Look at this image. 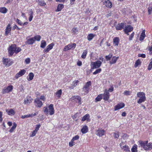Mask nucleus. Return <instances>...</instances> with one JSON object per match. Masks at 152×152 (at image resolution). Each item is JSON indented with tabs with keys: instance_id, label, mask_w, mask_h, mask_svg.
<instances>
[{
	"instance_id": "obj_1",
	"label": "nucleus",
	"mask_w": 152,
	"mask_h": 152,
	"mask_svg": "<svg viewBox=\"0 0 152 152\" xmlns=\"http://www.w3.org/2000/svg\"><path fill=\"white\" fill-rule=\"evenodd\" d=\"M140 146L142 147L143 149L146 151H149L152 149V143H149L148 141H144L140 140L138 142Z\"/></svg>"
},
{
	"instance_id": "obj_2",
	"label": "nucleus",
	"mask_w": 152,
	"mask_h": 152,
	"mask_svg": "<svg viewBox=\"0 0 152 152\" xmlns=\"http://www.w3.org/2000/svg\"><path fill=\"white\" fill-rule=\"evenodd\" d=\"M44 108L45 109L43 110V111L45 114L48 115L49 112L50 115L54 114V110L53 104H51L49 105L48 107V109L47 107H44Z\"/></svg>"
},
{
	"instance_id": "obj_3",
	"label": "nucleus",
	"mask_w": 152,
	"mask_h": 152,
	"mask_svg": "<svg viewBox=\"0 0 152 152\" xmlns=\"http://www.w3.org/2000/svg\"><path fill=\"white\" fill-rule=\"evenodd\" d=\"M16 49V45L15 44L11 45L9 48L8 52L10 56H12L15 52Z\"/></svg>"
},
{
	"instance_id": "obj_4",
	"label": "nucleus",
	"mask_w": 152,
	"mask_h": 152,
	"mask_svg": "<svg viewBox=\"0 0 152 152\" xmlns=\"http://www.w3.org/2000/svg\"><path fill=\"white\" fill-rule=\"evenodd\" d=\"M102 64V62L99 61L92 62L91 65V69H93L98 68L101 66Z\"/></svg>"
},
{
	"instance_id": "obj_5",
	"label": "nucleus",
	"mask_w": 152,
	"mask_h": 152,
	"mask_svg": "<svg viewBox=\"0 0 152 152\" xmlns=\"http://www.w3.org/2000/svg\"><path fill=\"white\" fill-rule=\"evenodd\" d=\"M3 64L5 66H9L13 63V61H11L10 59L4 58L3 61Z\"/></svg>"
},
{
	"instance_id": "obj_6",
	"label": "nucleus",
	"mask_w": 152,
	"mask_h": 152,
	"mask_svg": "<svg viewBox=\"0 0 152 152\" xmlns=\"http://www.w3.org/2000/svg\"><path fill=\"white\" fill-rule=\"evenodd\" d=\"M133 30V27L130 25H126L125 27V28L124 29V31L125 33L127 35H129L128 33L132 31Z\"/></svg>"
},
{
	"instance_id": "obj_7",
	"label": "nucleus",
	"mask_w": 152,
	"mask_h": 152,
	"mask_svg": "<svg viewBox=\"0 0 152 152\" xmlns=\"http://www.w3.org/2000/svg\"><path fill=\"white\" fill-rule=\"evenodd\" d=\"M13 87L12 85L9 86L7 87H5L2 90V93L4 94L9 93L12 90Z\"/></svg>"
},
{
	"instance_id": "obj_8",
	"label": "nucleus",
	"mask_w": 152,
	"mask_h": 152,
	"mask_svg": "<svg viewBox=\"0 0 152 152\" xmlns=\"http://www.w3.org/2000/svg\"><path fill=\"white\" fill-rule=\"evenodd\" d=\"M126 25L125 23H119L116 26V29L117 30H121L125 27Z\"/></svg>"
},
{
	"instance_id": "obj_9",
	"label": "nucleus",
	"mask_w": 152,
	"mask_h": 152,
	"mask_svg": "<svg viewBox=\"0 0 152 152\" xmlns=\"http://www.w3.org/2000/svg\"><path fill=\"white\" fill-rule=\"evenodd\" d=\"M34 102L36 104L35 105L37 107H41L43 105V103L40 100L39 98H37L34 100Z\"/></svg>"
},
{
	"instance_id": "obj_10",
	"label": "nucleus",
	"mask_w": 152,
	"mask_h": 152,
	"mask_svg": "<svg viewBox=\"0 0 152 152\" xmlns=\"http://www.w3.org/2000/svg\"><path fill=\"white\" fill-rule=\"evenodd\" d=\"M91 82L90 81L87 82L86 84L83 88V90L85 91V92H86V93H87L88 91V88L90 86H91Z\"/></svg>"
},
{
	"instance_id": "obj_11",
	"label": "nucleus",
	"mask_w": 152,
	"mask_h": 152,
	"mask_svg": "<svg viewBox=\"0 0 152 152\" xmlns=\"http://www.w3.org/2000/svg\"><path fill=\"white\" fill-rule=\"evenodd\" d=\"M125 106V104L123 103H120L115 106V110H118L123 107Z\"/></svg>"
},
{
	"instance_id": "obj_12",
	"label": "nucleus",
	"mask_w": 152,
	"mask_h": 152,
	"mask_svg": "<svg viewBox=\"0 0 152 152\" xmlns=\"http://www.w3.org/2000/svg\"><path fill=\"white\" fill-rule=\"evenodd\" d=\"M109 93L107 90H105L103 95V99L106 101L108 100L109 98Z\"/></svg>"
},
{
	"instance_id": "obj_13",
	"label": "nucleus",
	"mask_w": 152,
	"mask_h": 152,
	"mask_svg": "<svg viewBox=\"0 0 152 152\" xmlns=\"http://www.w3.org/2000/svg\"><path fill=\"white\" fill-rule=\"evenodd\" d=\"M38 114V113L37 112L36 113H35L34 114H28L26 115H23L21 117V118L24 119L26 118H28L30 117H32L34 116H35L37 115Z\"/></svg>"
},
{
	"instance_id": "obj_14",
	"label": "nucleus",
	"mask_w": 152,
	"mask_h": 152,
	"mask_svg": "<svg viewBox=\"0 0 152 152\" xmlns=\"http://www.w3.org/2000/svg\"><path fill=\"white\" fill-rule=\"evenodd\" d=\"M104 4L107 7L110 8H111L112 7V3L109 0L105 1L104 2Z\"/></svg>"
},
{
	"instance_id": "obj_15",
	"label": "nucleus",
	"mask_w": 152,
	"mask_h": 152,
	"mask_svg": "<svg viewBox=\"0 0 152 152\" xmlns=\"http://www.w3.org/2000/svg\"><path fill=\"white\" fill-rule=\"evenodd\" d=\"M35 42V40L34 39L33 37L31 38L26 41V43L28 45H32Z\"/></svg>"
},
{
	"instance_id": "obj_16",
	"label": "nucleus",
	"mask_w": 152,
	"mask_h": 152,
	"mask_svg": "<svg viewBox=\"0 0 152 152\" xmlns=\"http://www.w3.org/2000/svg\"><path fill=\"white\" fill-rule=\"evenodd\" d=\"M6 111L9 115H13L15 113V111L12 109H11L9 110L7 109Z\"/></svg>"
},
{
	"instance_id": "obj_17",
	"label": "nucleus",
	"mask_w": 152,
	"mask_h": 152,
	"mask_svg": "<svg viewBox=\"0 0 152 152\" xmlns=\"http://www.w3.org/2000/svg\"><path fill=\"white\" fill-rule=\"evenodd\" d=\"M118 57H116L115 56H113L111 60L110 61V63L111 64H115L118 59Z\"/></svg>"
},
{
	"instance_id": "obj_18",
	"label": "nucleus",
	"mask_w": 152,
	"mask_h": 152,
	"mask_svg": "<svg viewBox=\"0 0 152 152\" xmlns=\"http://www.w3.org/2000/svg\"><path fill=\"white\" fill-rule=\"evenodd\" d=\"M11 30V27H10V25L9 24L5 29V34L6 35H7L8 34L10 33Z\"/></svg>"
},
{
	"instance_id": "obj_19",
	"label": "nucleus",
	"mask_w": 152,
	"mask_h": 152,
	"mask_svg": "<svg viewBox=\"0 0 152 152\" xmlns=\"http://www.w3.org/2000/svg\"><path fill=\"white\" fill-rule=\"evenodd\" d=\"M145 37V30H143L142 32L140 38V41H142Z\"/></svg>"
},
{
	"instance_id": "obj_20",
	"label": "nucleus",
	"mask_w": 152,
	"mask_h": 152,
	"mask_svg": "<svg viewBox=\"0 0 152 152\" xmlns=\"http://www.w3.org/2000/svg\"><path fill=\"white\" fill-rule=\"evenodd\" d=\"M104 132L103 130L98 129L97 131V135L99 137L102 136L104 134Z\"/></svg>"
},
{
	"instance_id": "obj_21",
	"label": "nucleus",
	"mask_w": 152,
	"mask_h": 152,
	"mask_svg": "<svg viewBox=\"0 0 152 152\" xmlns=\"http://www.w3.org/2000/svg\"><path fill=\"white\" fill-rule=\"evenodd\" d=\"M76 46V44L75 43H72L69 44L67 45V49L70 50L71 49H74Z\"/></svg>"
},
{
	"instance_id": "obj_22",
	"label": "nucleus",
	"mask_w": 152,
	"mask_h": 152,
	"mask_svg": "<svg viewBox=\"0 0 152 152\" xmlns=\"http://www.w3.org/2000/svg\"><path fill=\"white\" fill-rule=\"evenodd\" d=\"M32 99L30 97H27V98L24 101V103L25 104L29 103L32 102Z\"/></svg>"
},
{
	"instance_id": "obj_23",
	"label": "nucleus",
	"mask_w": 152,
	"mask_h": 152,
	"mask_svg": "<svg viewBox=\"0 0 152 152\" xmlns=\"http://www.w3.org/2000/svg\"><path fill=\"white\" fill-rule=\"evenodd\" d=\"M119 41V39L118 37H116L113 39V42L115 45L118 46Z\"/></svg>"
},
{
	"instance_id": "obj_24",
	"label": "nucleus",
	"mask_w": 152,
	"mask_h": 152,
	"mask_svg": "<svg viewBox=\"0 0 152 152\" xmlns=\"http://www.w3.org/2000/svg\"><path fill=\"white\" fill-rule=\"evenodd\" d=\"M88 127L86 126H84L81 129V132L83 134L86 133L88 131Z\"/></svg>"
},
{
	"instance_id": "obj_25",
	"label": "nucleus",
	"mask_w": 152,
	"mask_h": 152,
	"mask_svg": "<svg viewBox=\"0 0 152 152\" xmlns=\"http://www.w3.org/2000/svg\"><path fill=\"white\" fill-rule=\"evenodd\" d=\"M137 96L140 98H143V97L145 98V93L142 92H139L137 93Z\"/></svg>"
},
{
	"instance_id": "obj_26",
	"label": "nucleus",
	"mask_w": 152,
	"mask_h": 152,
	"mask_svg": "<svg viewBox=\"0 0 152 152\" xmlns=\"http://www.w3.org/2000/svg\"><path fill=\"white\" fill-rule=\"evenodd\" d=\"M7 9L5 7H0V12L4 14L7 13Z\"/></svg>"
},
{
	"instance_id": "obj_27",
	"label": "nucleus",
	"mask_w": 152,
	"mask_h": 152,
	"mask_svg": "<svg viewBox=\"0 0 152 152\" xmlns=\"http://www.w3.org/2000/svg\"><path fill=\"white\" fill-rule=\"evenodd\" d=\"M95 36V35H94L92 34H89L87 36V39L88 40L90 41L93 39Z\"/></svg>"
},
{
	"instance_id": "obj_28",
	"label": "nucleus",
	"mask_w": 152,
	"mask_h": 152,
	"mask_svg": "<svg viewBox=\"0 0 152 152\" xmlns=\"http://www.w3.org/2000/svg\"><path fill=\"white\" fill-rule=\"evenodd\" d=\"M89 118V115L88 114H87L86 115H84L82 119V121H84L86 120L88 121Z\"/></svg>"
},
{
	"instance_id": "obj_29",
	"label": "nucleus",
	"mask_w": 152,
	"mask_h": 152,
	"mask_svg": "<svg viewBox=\"0 0 152 152\" xmlns=\"http://www.w3.org/2000/svg\"><path fill=\"white\" fill-rule=\"evenodd\" d=\"M131 151L132 152H137V145H134L131 149Z\"/></svg>"
},
{
	"instance_id": "obj_30",
	"label": "nucleus",
	"mask_w": 152,
	"mask_h": 152,
	"mask_svg": "<svg viewBox=\"0 0 152 152\" xmlns=\"http://www.w3.org/2000/svg\"><path fill=\"white\" fill-rule=\"evenodd\" d=\"M46 45V43L45 41L42 40L41 41L40 47L42 48H44Z\"/></svg>"
},
{
	"instance_id": "obj_31",
	"label": "nucleus",
	"mask_w": 152,
	"mask_h": 152,
	"mask_svg": "<svg viewBox=\"0 0 152 152\" xmlns=\"http://www.w3.org/2000/svg\"><path fill=\"white\" fill-rule=\"evenodd\" d=\"M64 5L62 4H59L57 7L56 11L58 12L61 11L63 8Z\"/></svg>"
},
{
	"instance_id": "obj_32",
	"label": "nucleus",
	"mask_w": 152,
	"mask_h": 152,
	"mask_svg": "<svg viewBox=\"0 0 152 152\" xmlns=\"http://www.w3.org/2000/svg\"><path fill=\"white\" fill-rule=\"evenodd\" d=\"M17 126V124L15 123H13V125L12 127L9 130V132L11 133L15 129Z\"/></svg>"
},
{
	"instance_id": "obj_33",
	"label": "nucleus",
	"mask_w": 152,
	"mask_h": 152,
	"mask_svg": "<svg viewBox=\"0 0 152 152\" xmlns=\"http://www.w3.org/2000/svg\"><path fill=\"white\" fill-rule=\"evenodd\" d=\"M29 78H27L28 80L30 81L32 80L34 77V75L33 73L31 72L29 74Z\"/></svg>"
},
{
	"instance_id": "obj_34",
	"label": "nucleus",
	"mask_w": 152,
	"mask_h": 152,
	"mask_svg": "<svg viewBox=\"0 0 152 152\" xmlns=\"http://www.w3.org/2000/svg\"><path fill=\"white\" fill-rule=\"evenodd\" d=\"M103 95L102 94L99 95L95 99L96 102L99 101L102 99Z\"/></svg>"
},
{
	"instance_id": "obj_35",
	"label": "nucleus",
	"mask_w": 152,
	"mask_h": 152,
	"mask_svg": "<svg viewBox=\"0 0 152 152\" xmlns=\"http://www.w3.org/2000/svg\"><path fill=\"white\" fill-rule=\"evenodd\" d=\"M61 93L62 91L60 89L58 90L55 93V94L57 96V97H58V98H59L61 94Z\"/></svg>"
},
{
	"instance_id": "obj_36",
	"label": "nucleus",
	"mask_w": 152,
	"mask_h": 152,
	"mask_svg": "<svg viewBox=\"0 0 152 152\" xmlns=\"http://www.w3.org/2000/svg\"><path fill=\"white\" fill-rule=\"evenodd\" d=\"M33 38H34V39L35 40H35L39 41L41 38V37L40 35H38L35 36L33 37Z\"/></svg>"
},
{
	"instance_id": "obj_37",
	"label": "nucleus",
	"mask_w": 152,
	"mask_h": 152,
	"mask_svg": "<svg viewBox=\"0 0 152 152\" xmlns=\"http://www.w3.org/2000/svg\"><path fill=\"white\" fill-rule=\"evenodd\" d=\"M37 2H38L39 4L41 6H44L46 5L44 1L38 0V1Z\"/></svg>"
},
{
	"instance_id": "obj_38",
	"label": "nucleus",
	"mask_w": 152,
	"mask_h": 152,
	"mask_svg": "<svg viewBox=\"0 0 152 152\" xmlns=\"http://www.w3.org/2000/svg\"><path fill=\"white\" fill-rule=\"evenodd\" d=\"M141 62L140 60L138 59L135 62L134 64V66L135 67H137L138 65L140 64Z\"/></svg>"
},
{
	"instance_id": "obj_39",
	"label": "nucleus",
	"mask_w": 152,
	"mask_h": 152,
	"mask_svg": "<svg viewBox=\"0 0 152 152\" xmlns=\"http://www.w3.org/2000/svg\"><path fill=\"white\" fill-rule=\"evenodd\" d=\"M145 98L143 97V98H140L138 101H137V103L139 104H140L143 102H144L145 100Z\"/></svg>"
},
{
	"instance_id": "obj_40",
	"label": "nucleus",
	"mask_w": 152,
	"mask_h": 152,
	"mask_svg": "<svg viewBox=\"0 0 152 152\" xmlns=\"http://www.w3.org/2000/svg\"><path fill=\"white\" fill-rule=\"evenodd\" d=\"M113 56L112 54L110 53L109 55L106 56H105V58L107 61H109L110 60V58H112Z\"/></svg>"
},
{
	"instance_id": "obj_41",
	"label": "nucleus",
	"mask_w": 152,
	"mask_h": 152,
	"mask_svg": "<svg viewBox=\"0 0 152 152\" xmlns=\"http://www.w3.org/2000/svg\"><path fill=\"white\" fill-rule=\"evenodd\" d=\"M87 53V51L86 50H84L81 56L82 58L83 59L85 58L86 56Z\"/></svg>"
},
{
	"instance_id": "obj_42",
	"label": "nucleus",
	"mask_w": 152,
	"mask_h": 152,
	"mask_svg": "<svg viewBox=\"0 0 152 152\" xmlns=\"http://www.w3.org/2000/svg\"><path fill=\"white\" fill-rule=\"evenodd\" d=\"M122 148L126 151H130L129 149L128 146H126V145L124 146Z\"/></svg>"
},
{
	"instance_id": "obj_43",
	"label": "nucleus",
	"mask_w": 152,
	"mask_h": 152,
	"mask_svg": "<svg viewBox=\"0 0 152 152\" xmlns=\"http://www.w3.org/2000/svg\"><path fill=\"white\" fill-rule=\"evenodd\" d=\"M119 137V132L116 131L114 133V137L115 138H118Z\"/></svg>"
},
{
	"instance_id": "obj_44",
	"label": "nucleus",
	"mask_w": 152,
	"mask_h": 152,
	"mask_svg": "<svg viewBox=\"0 0 152 152\" xmlns=\"http://www.w3.org/2000/svg\"><path fill=\"white\" fill-rule=\"evenodd\" d=\"M26 71L24 69H22L20 70L19 72V75H20L21 76L24 75Z\"/></svg>"
},
{
	"instance_id": "obj_45",
	"label": "nucleus",
	"mask_w": 152,
	"mask_h": 152,
	"mask_svg": "<svg viewBox=\"0 0 152 152\" xmlns=\"http://www.w3.org/2000/svg\"><path fill=\"white\" fill-rule=\"evenodd\" d=\"M54 44L53 43H51L47 47L50 50L52 49L53 46Z\"/></svg>"
},
{
	"instance_id": "obj_46",
	"label": "nucleus",
	"mask_w": 152,
	"mask_h": 152,
	"mask_svg": "<svg viewBox=\"0 0 152 152\" xmlns=\"http://www.w3.org/2000/svg\"><path fill=\"white\" fill-rule=\"evenodd\" d=\"M102 69L100 68L97 69L93 73V74L94 75H96L97 74L99 73L101 71Z\"/></svg>"
},
{
	"instance_id": "obj_47",
	"label": "nucleus",
	"mask_w": 152,
	"mask_h": 152,
	"mask_svg": "<svg viewBox=\"0 0 152 152\" xmlns=\"http://www.w3.org/2000/svg\"><path fill=\"white\" fill-rule=\"evenodd\" d=\"M78 82L79 81L78 80H75L74 81L73 83H72V85L74 87H75L77 85Z\"/></svg>"
},
{
	"instance_id": "obj_48",
	"label": "nucleus",
	"mask_w": 152,
	"mask_h": 152,
	"mask_svg": "<svg viewBox=\"0 0 152 152\" xmlns=\"http://www.w3.org/2000/svg\"><path fill=\"white\" fill-rule=\"evenodd\" d=\"M76 98L77 100H78V103L79 104H81V98L80 96H76Z\"/></svg>"
},
{
	"instance_id": "obj_49",
	"label": "nucleus",
	"mask_w": 152,
	"mask_h": 152,
	"mask_svg": "<svg viewBox=\"0 0 152 152\" xmlns=\"http://www.w3.org/2000/svg\"><path fill=\"white\" fill-rule=\"evenodd\" d=\"M21 50V49L19 47H16V50H15V53H18Z\"/></svg>"
},
{
	"instance_id": "obj_50",
	"label": "nucleus",
	"mask_w": 152,
	"mask_h": 152,
	"mask_svg": "<svg viewBox=\"0 0 152 152\" xmlns=\"http://www.w3.org/2000/svg\"><path fill=\"white\" fill-rule=\"evenodd\" d=\"M79 136L78 135H76L75 136V137H73V138H72V141H73L75 140H78V139H79Z\"/></svg>"
},
{
	"instance_id": "obj_51",
	"label": "nucleus",
	"mask_w": 152,
	"mask_h": 152,
	"mask_svg": "<svg viewBox=\"0 0 152 152\" xmlns=\"http://www.w3.org/2000/svg\"><path fill=\"white\" fill-rule=\"evenodd\" d=\"M152 68V61L149 63L148 66V69L149 70H151Z\"/></svg>"
},
{
	"instance_id": "obj_52",
	"label": "nucleus",
	"mask_w": 152,
	"mask_h": 152,
	"mask_svg": "<svg viewBox=\"0 0 152 152\" xmlns=\"http://www.w3.org/2000/svg\"><path fill=\"white\" fill-rule=\"evenodd\" d=\"M16 21L19 25H23L22 22L19 19H17Z\"/></svg>"
},
{
	"instance_id": "obj_53",
	"label": "nucleus",
	"mask_w": 152,
	"mask_h": 152,
	"mask_svg": "<svg viewBox=\"0 0 152 152\" xmlns=\"http://www.w3.org/2000/svg\"><path fill=\"white\" fill-rule=\"evenodd\" d=\"M138 57H141L142 58H145V55L144 54H139L138 55Z\"/></svg>"
},
{
	"instance_id": "obj_54",
	"label": "nucleus",
	"mask_w": 152,
	"mask_h": 152,
	"mask_svg": "<svg viewBox=\"0 0 152 152\" xmlns=\"http://www.w3.org/2000/svg\"><path fill=\"white\" fill-rule=\"evenodd\" d=\"M72 31L74 34H75L78 32V30L77 28H74L72 29Z\"/></svg>"
},
{
	"instance_id": "obj_55",
	"label": "nucleus",
	"mask_w": 152,
	"mask_h": 152,
	"mask_svg": "<svg viewBox=\"0 0 152 152\" xmlns=\"http://www.w3.org/2000/svg\"><path fill=\"white\" fill-rule=\"evenodd\" d=\"M25 62L26 64H28L30 62V59L29 58H26L25 60Z\"/></svg>"
},
{
	"instance_id": "obj_56",
	"label": "nucleus",
	"mask_w": 152,
	"mask_h": 152,
	"mask_svg": "<svg viewBox=\"0 0 152 152\" xmlns=\"http://www.w3.org/2000/svg\"><path fill=\"white\" fill-rule=\"evenodd\" d=\"M40 126V125L39 124H37L36 127V128L34 130L37 132V131L39 130V128Z\"/></svg>"
},
{
	"instance_id": "obj_57",
	"label": "nucleus",
	"mask_w": 152,
	"mask_h": 152,
	"mask_svg": "<svg viewBox=\"0 0 152 152\" xmlns=\"http://www.w3.org/2000/svg\"><path fill=\"white\" fill-rule=\"evenodd\" d=\"M37 132L36 131H34L32 132L31 136L32 137L35 136Z\"/></svg>"
},
{
	"instance_id": "obj_58",
	"label": "nucleus",
	"mask_w": 152,
	"mask_h": 152,
	"mask_svg": "<svg viewBox=\"0 0 152 152\" xmlns=\"http://www.w3.org/2000/svg\"><path fill=\"white\" fill-rule=\"evenodd\" d=\"M122 137L124 140H126L128 138L127 134H124Z\"/></svg>"
},
{
	"instance_id": "obj_59",
	"label": "nucleus",
	"mask_w": 152,
	"mask_h": 152,
	"mask_svg": "<svg viewBox=\"0 0 152 152\" xmlns=\"http://www.w3.org/2000/svg\"><path fill=\"white\" fill-rule=\"evenodd\" d=\"M134 35V33L133 32L130 36L129 39V40H132Z\"/></svg>"
},
{
	"instance_id": "obj_60",
	"label": "nucleus",
	"mask_w": 152,
	"mask_h": 152,
	"mask_svg": "<svg viewBox=\"0 0 152 152\" xmlns=\"http://www.w3.org/2000/svg\"><path fill=\"white\" fill-rule=\"evenodd\" d=\"M152 8L150 7H149L148 8V12L149 14H151L152 13Z\"/></svg>"
},
{
	"instance_id": "obj_61",
	"label": "nucleus",
	"mask_w": 152,
	"mask_h": 152,
	"mask_svg": "<svg viewBox=\"0 0 152 152\" xmlns=\"http://www.w3.org/2000/svg\"><path fill=\"white\" fill-rule=\"evenodd\" d=\"M130 91H125L124 92V94L126 95H129Z\"/></svg>"
},
{
	"instance_id": "obj_62",
	"label": "nucleus",
	"mask_w": 152,
	"mask_h": 152,
	"mask_svg": "<svg viewBox=\"0 0 152 152\" xmlns=\"http://www.w3.org/2000/svg\"><path fill=\"white\" fill-rule=\"evenodd\" d=\"M29 15V21H31L33 18V15Z\"/></svg>"
},
{
	"instance_id": "obj_63",
	"label": "nucleus",
	"mask_w": 152,
	"mask_h": 152,
	"mask_svg": "<svg viewBox=\"0 0 152 152\" xmlns=\"http://www.w3.org/2000/svg\"><path fill=\"white\" fill-rule=\"evenodd\" d=\"M50 50L47 47V48L43 50V52L45 53L48 52Z\"/></svg>"
},
{
	"instance_id": "obj_64",
	"label": "nucleus",
	"mask_w": 152,
	"mask_h": 152,
	"mask_svg": "<svg viewBox=\"0 0 152 152\" xmlns=\"http://www.w3.org/2000/svg\"><path fill=\"white\" fill-rule=\"evenodd\" d=\"M148 50L150 51L151 54H152V46L148 47Z\"/></svg>"
}]
</instances>
